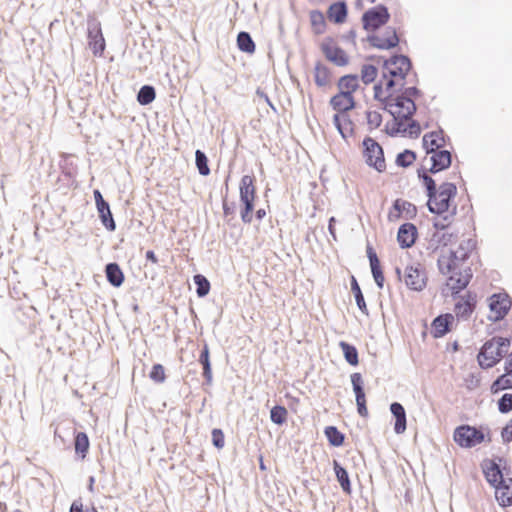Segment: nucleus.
<instances>
[{"label":"nucleus","mask_w":512,"mask_h":512,"mask_svg":"<svg viewBox=\"0 0 512 512\" xmlns=\"http://www.w3.org/2000/svg\"><path fill=\"white\" fill-rule=\"evenodd\" d=\"M454 441L462 448H472L484 441L491 442L489 428L476 427L462 424L455 428L453 433Z\"/></svg>","instance_id":"1"},{"label":"nucleus","mask_w":512,"mask_h":512,"mask_svg":"<svg viewBox=\"0 0 512 512\" xmlns=\"http://www.w3.org/2000/svg\"><path fill=\"white\" fill-rule=\"evenodd\" d=\"M457 194V187L454 183L444 182L439 186L438 195L432 202L427 201V207L433 214L443 215L449 212L451 202Z\"/></svg>","instance_id":"2"},{"label":"nucleus","mask_w":512,"mask_h":512,"mask_svg":"<svg viewBox=\"0 0 512 512\" xmlns=\"http://www.w3.org/2000/svg\"><path fill=\"white\" fill-rule=\"evenodd\" d=\"M363 156L368 166L374 168L378 172L386 169L383 148L379 143L371 137H365L363 142Z\"/></svg>","instance_id":"3"},{"label":"nucleus","mask_w":512,"mask_h":512,"mask_svg":"<svg viewBox=\"0 0 512 512\" xmlns=\"http://www.w3.org/2000/svg\"><path fill=\"white\" fill-rule=\"evenodd\" d=\"M411 68L412 62L408 56L395 54L384 60L382 77H400L404 80Z\"/></svg>","instance_id":"4"},{"label":"nucleus","mask_w":512,"mask_h":512,"mask_svg":"<svg viewBox=\"0 0 512 512\" xmlns=\"http://www.w3.org/2000/svg\"><path fill=\"white\" fill-rule=\"evenodd\" d=\"M390 19L388 8L379 4L375 7L369 8L362 15L363 29L369 32H375L384 26Z\"/></svg>","instance_id":"5"},{"label":"nucleus","mask_w":512,"mask_h":512,"mask_svg":"<svg viewBox=\"0 0 512 512\" xmlns=\"http://www.w3.org/2000/svg\"><path fill=\"white\" fill-rule=\"evenodd\" d=\"M404 282L408 289L420 292L427 284V274L425 268L417 263L407 266L404 271Z\"/></svg>","instance_id":"6"},{"label":"nucleus","mask_w":512,"mask_h":512,"mask_svg":"<svg viewBox=\"0 0 512 512\" xmlns=\"http://www.w3.org/2000/svg\"><path fill=\"white\" fill-rule=\"evenodd\" d=\"M88 44L95 56H101L105 50L106 44L102 33L101 24L96 19H90L87 22Z\"/></svg>","instance_id":"7"},{"label":"nucleus","mask_w":512,"mask_h":512,"mask_svg":"<svg viewBox=\"0 0 512 512\" xmlns=\"http://www.w3.org/2000/svg\"><path fill=\"white\" fill-rule=\"evenodd\" d=\"M21 496L12 486L0 482V510L1 512H19Z\"/></svg>","instance_id":"8"},{"label":"nucleus","mask_w":512,"mask_h":512,"mask_svg":"<svg viewBox=\"0 0 512 512\" xmlns=\"http://www.w3.org/2000/svg\"><path fill=\"white\" fill-rule=\"evenodd\" d=\"M478 363L481 368L494 367L502 358L501 351L495 346L494 340L486 341L478 353Z\"/></svg>","instance_id":"9"},{"label":"nucleus","mask_w":512,"mask_h":512,"mask_svg":"<svg viewBox=\"0 0 512 512\" xmlns=\"http://www.w3.org/2000/svg\"><path fill=\"white\" fill-rule=\"evenodd\" d=\"M454 312L457 318L467 320L474 312L477 304V295L474 292L467 291L464 295H456Z\"/></svg>","instance_id":"10"},{"label":"nucleus","mask_w":512,"mask_h":512,"mask_svg":"<svg viewBox=\"0 0 512 512\" xmlns=\"http://www.w3.org/2000/svg\"><path fill=\"white\" fill-rule=\"evenodd\" d=\"M512 305V301L508 294L497 293L490 297L489 308L494 316H490V319L494 322L500 321L505 318L508 314Z\"/></svg>","instance_id":"11"},{"label":"nucleus","mask_w":512,"mask_h":512,"mask_svg":"<svg viewBox=\"0 0 512 512\" xmlns=\"http://www.w3.org/2000/svg\"><path fill=\"white\" fill-rule=\"evenodd\" d=\"M417 208L414 204L403 199H396L392 204V209L388 213V220L390 222H396L400 218L407 220L416 217Z\"/></svg>","instance_id":"12"},{"label":"nucleus","mask_w":512,"mask_h":512,"mask_svg":"<svg viewBox=\"0 0 512 512\" xmlns=\"http://www.w3.org/2000/svg\"><path fill=\"white\" fill-rule=\"evenodd\" d=\"M449 274L451 275L447 279L446 286L451 290L453 299H456V295L468 286L473 273L470 267H465L463 271Z\"/></svg>","instance_id":"13"},{"label":"nucleus","mask_w":512,"mask_h":512,"mask_svg":"<svg viewBox=\"0 0 512 512\" xmlns=\"http://www.w3.org/2000/svg\"><path fill=\"white\" fill-rule=\"evenodd\" d=\"M366 41L375 48L389 50L398 46L399 37L394 28L388 27L385 31L384 38L375 34H370L367 36Z\"/></svg>","instance_id":"14"},{"label":"nucleus","mask_w":512,"mask_h":512,"mask_svg":"<svg viewBox=\"0 0 512 512\" xmlns=\"http://www.w3.org/2000/svg\"><path fill=\"white\" fill-rule=\"evenodd\" d=\"M351 383L353 387V392L355 394L357 412L362 417L368 416V409L366 405V395L364 391V381L362 375L358 372H355L351 375Z\"/></svg>","instance_id":"15"},{"label":"nucleus","mask_w":512,"mask_h":512,"mask_svg":"<svg viewBox=\"0 0 512 512\" xmlns=\"http://www.w3.org/2000/svg\"><path fill=\"white\" fill-rule=\"evenodd\" d=\"M393 104L395 108H397V110H395L396 115H394V118L409 120L417 111L415 100H408V98L404 97L401 93L397 95L393 94Z\"/></svg>","instance_id":"16"},{"label":"nucleus","mask_w":512,"mask_h":512,"mask_svg":"<svg viewBox=\"0 0 512 512\" xmlns=\"http://www.w3.org/2000/svg\"><path fill=\"white\" fill-rule=\"evenodd\" d=\"M465 261L460 260L457 253L449 251L448 255L441 254L437 260L438 269L441 274L447 275L450 272L463 271L462 265Z\"/></svg>","instance_id":"17"},{"label":"nucleus","mask_w":512,"mask_h":512,"mask_svg":"<svg viewBox=\"0 0 512 512\" xmlns=\"http://www.w3.org/2000/svg\"><path fill=\"white\" fill-rule=\"evenodd\" d=\"M418 231L414 224L407 222L402 224L397 233V241L402 249L410 248L417 239Z\"/></svg>","instance_id":"18"},{"label":"nucleus","mask_w":512,"mask_h":512,"mask_svg":"<svg viewBox=\"0 0 512 512\" xmlns=\"http://www.w3.org/2000/svg\"><path fill=\"white\" fill-rule=\"evenodd\" d=\"M430 158L431 167L428 169L429 173L436 174L443 170L448 169L452 163V154L448 150H438L431 153Z\"/></svg>","instance_id":"19"},{"label":"nucleus","mask_w":512,"mask_h":512,"mask_svg":"<svg viewBox=\"0 0 512 512\" xmlns=\"http://www.w3.org/2000/svg\"><path fill=\"white\" fill-rule=\"evenodd\" d=\"M454 317L450 313L438 315L431 324V334L434 338L445 336L451 329Z\"/></svg>","instance_id":"20"},{"label":"nucleus","mask_w":512,"mask_h":512,"mask_svg":"<svg viewBox=\"0 0 512 512\" xmlns=\"http://www.w3.org/2000/svg\"><path fill=\"white\" fill-rule=\"evenodd\" d=\"M322 52L325 57L337 66H345L349 62L346 52L339 46H332L330 43H322Z\"/></svg>","instance_id":"21"},{"label":"nucleus","mask_w":512,"mask_h":512,"mask_svg":"<svg viewBox=\"0 0 512 512\" xmlns=\"http://www.w3.org/2000/svg\"><path fill=\"white\" fill-rule=\"evenodd\" d=\"M483 472L488 483L497 488L499 485L506 483L507 479L504 478L500 466L494 460L485 462Z\"/></svg>","instance_id":"22"},{"label":"nucleus","mask_w":512,"mask_h":512,"mask_svg":"<svg viewBox=\"0 0 512 512\" xmlns=\"http://www.w3.org/2000/svg\"><path fill=\"white\" fill-rule=\"evenodd\" d=\"M330 105L337 111L336 114H345L356 107V102L353 95L347 96L338 92L330 99Z\"/></svg>","instance_id":"23"},{"label":"nucleus","mask_w":512,"mask_h":512,"mask_svg":"<svg viewBox=\"0 0 512 512\" xmlns=\"http://www.w3.org/2000/svg\"><path fill=\"white\" fill-rule=\"evenodd\" d=\"M422 144L427 154L434 153V151H438L445 145L443 131L439 130L426 133L423 136Z\"/></svg>","instance_id":"24"},{"label":"nucleus","mask_w":512,"mask_h":512,"mask_svg":"<svg viewBox=\"0 0 512 512\" xmlns=\"http://www.w3.org/2000/svg\"><path fill=\"white\" fill-rule=\"evenodd\" d=\"M390 412L395 418L394 432L402 434L407 428L406 411L404 406L399 402H392L390 404Z\"/></svg>","instance_id":"25"},{"label":"nucleus","mask_w":512,"mask_h":512,"mask_svg":"<svg viewBox=\"0 0 512 512\" xmlns=\"http://www.w3.org/2000/svg\"><path fill=\"white\" fill-rule=\"evenodd\" d=\"M240 201L255 200L256 187L254 175L242 176L239 184Z\"/></svg>","instance_id":"26"},{"label":"nucleus","mask_w":512,"mask_h":512,"mask_svg":"<svg viewBox=\"0 0 512 512\" xmlns=\"http://www.w3.org/2000/svg\"><path fill=\"white\" fill-rule=\"evenodd\" d=\"M348 15V7L345 1L340 0L331 4L327 11V16L330 21L335 24H342L346 21Z\"/></svg>","instance_id":"27"},{"label":"nucleus","mask_w":512,"mask_h":512,"mask_svg":"<svg viewBox=\"0 0 512 512\" xmlns=\"http://www.w3.org/2000/svg\"><path fill=\"white\" fill-rule=\"evenodd\" d=\"M105 275L109 284L116 288L120 287L125 280L124 273L116 262L106 264Z\"/></svg>","instance_id":"28"},{"label":"nucleus","mask_w":512,"mask_h":512,"mask_svg":"<svg viewBox=\"0 0 512 512\" xmlns=\"http://www.w3.org/2000/svg\"><path fill=\"white\" fill-rule=\"evenodd\" d=\"M333 123L343 138H347L348 135L353 133L354 123L347 113L335 114L333 117Z\"/></svg>","instance_id":"29"},{"label":"nucleus","mask_w":512,"mask_h":512,"mask_svg":"<svg viewBox=\"0 0 512 512\" xmlns=\"http://www.w3.org/2000/svg\"><path fill=\"white\" fill-rule=\"evenodd\" d=\"M496 489V499L502 507L512 506V478L506 483L499 485Z\"/></svg>","instance_id":"30"},{"label":"nucleus","mask_w":512,"mask_h":512,"mask_svg":"<svg viewBox=\"0 0 512 512\" xmlns=\"http://www.w3.org/2000/svg\"><path fill=\"white\" fill-rule=\"evenodd\" d=\"M358 87L359 78L356 74L344 75L338 81L339 92L344 93L347 96L353 95Z\"/></svg>","instance_id":"31"},{"label":"nucleus","mask_w":512,"mask_h":512,"mask_svg":"<svg viewBox=\"0 0 512 512\" xmlns=\"http://www.w3.org/2000/svg\"><path fill=\"white\" fill-rule=\"evenodd\" d=\"M333 469L335 472L336 479L342 488L343 492L346 494H351V482L349 478L348 471L345 467H343L337 460L333 461Z\"/></svg>","instance_id":"32"},{"label":"nucleus","mask_w":512,"mask_h":512,"mask_svg":"<svg viewBox=\"0 0 512 512\" xmlns=\"http://www.w3.org/2000/svg\"><path fill=\"white\" fill-rule=\"evenodd\" d=\"M418 177L422 180V183L426 189L427 197L429 202H432L435 196L438 195L439 188H437L435 180L428 175L429 171L425 168H420L417 171Z\"/></svg>","instance_id":"33"},{"label":"nucleus","mask_w":512,"mask_h":512,"mask_svg":"<svg viewBox=\"0 0 512 512\" xmlns=\"http://www.w3.org/2000/svg\"><path fill=\"white\" fill-rule=\"evenodd\" d=\"M198 361L202 365V369H203L202 375L205 378L206 384L211 385L212 384V368H211V362H210L209 347L206 343L204 344V346L200 352Z\"/></svg>","instance_id":"34"},{"label":"nucleus","mask_w":512,"mask_h":512,"mask_svg":"<svg viewBox=\"0 0 512 512\" xmlns=\"http://www.w3.org/2000/svg\"><path fill=\"white\" fill-rule=\"evenodd\" d=\"M96 208L102 225L110 232L115 231L116 223L112 215L109 203L107 202Z\"/></svg>","instance_id":"35"},{"label":"nucleus","mask_w":512,"mask_h":512,"mask_svg":"<svg viewBox=\"0 0 512 512\" xmlns=\"http://www.w3.org/2000/svg\"><path fill=\"white\" fill-rule=\"evenodd\" d=\"M330 70L318 61L314 68V81L318 87H325L330 83Z\"/></svg>","instance_id":"36"},{"label":"nucleus","mask_w":512,"mask_h":512,"mask_svg":"<svg viewBox=\"0 0 512 512\" xmlns=\"http://www.w3.org/2000/svg\"><path fill=\"white\" fill-rule=\"evenodd\" d=\"M90 442L85 432H77L74 437L75 453L84 459L89 451Z\"/></svg>","instance_id":"37"},{"label":"nucleus","mask_w":512,"mask_h":512,"mask_svg":"<svg viewBox=\"0 0 512 512\" xmlns=\"http://www.w3.org/2000/svg\"><path fill=\"white\" fill-rule=\"evenodd\" d=\"M350 284H351V291L354 295L357 307L363 314L368 315L369 312H368V308H367V305L365 302L364 295L362 293V290L360 288V285H359L357 279L354 276H351Z\"/></svg>","instance_id":"38"},{"label":"nucleus","mask_w":512,"mask_h":512,"mask_svg":"<svg viewBox=\"0 0 512 512\" xmlns=\"http://www.w3.org/2000/svg\"><path fill=\"white\" fill-rule=\"evenodd\" d=\"M237 47L240 51L253 54L255 52V42L251 35L246 31H241L237 35Z\"/></svg>","instance_id":"39"},{"label":"nucleus","mask_w":512,"mask_h":512,"mask_svg":"<svg viewBox=\"0 0 512 512\" xmlns=\"http://www.w3.org/2000/svg\"><path fill=\"white\" fill-rule=\"evenodd\" d=\"M156 98V90L154 86L152 85H143L140 90L137 93V102L142 105L146 106L151 104Z\"/></svg>","instance_id":"40"},{"label":"nucleus","mask_w":512,"mask_h":512,"mask_svg":"<svg viewBox=\"0 0 512 512\" xmlns=\"http://www.w3.org/2000/svg\"><path fill=\"white\" fill-rule=\"evenodd\" d=\"M339 346L343 352L346 362L351 366H357L359 363L357 348L354 345L345 341H341L339 343Z\"/></svg>","instance_id":"41"},{"label":"nucleus","mask_w":512,"mask_h":512,"mask_svg":"<svg viewBox=\"0 0 512 512\" xmlns=\"http://www.w3.org/2000/svg\"><path fill=\"white\" fill-rule=\"evenodd\" d=\"M324 434L331 446L340 447L343 445L345 436L337 427L327 426L324 430Z\"/></svg>","instance_id":"42"},{"label":"nucleus","mask_w":512,"mask_h":512,"mask_svg":"<svg viewBox=\"0 0 512 512\" xmlns=\"http://www.w3.org/2000/svg\"><path fill=\"white\" fill-rule=\"evenodd\" d=\"M506 389H512L511 372H505L504 374L500 375L491 385L492 393H498L499 391Z\"/></svg>","instance_id":"43"},{"label":"nucleus","mask_w":512,"mask_h":512,"mask_svg":"<svg viewBox=\"0 0 512 512\" xmlns=\"http://www.w3.org/2000/svg\"><path fill=\"white\" fill-rule=\"evenodd\" d=\"M193 280L196 285L197 296L199 298L207 296L211 287L209 280L202 274L194 275Z\"/></svg>","instance_id":"44"},{"label":"nucleus","mask_w":512,"mask_h":512,"mask_svg":"<svg viewBox=\"0 0 512 512\" xmlns=\"http://www.w3.org/2000/svg\"><path fill=\"white\" fill-rule=\"evenodd\" d=\"M195 164L200 175L208 176L210 174L208 158L206 154L200 149L195 151Z\"/></svg>","instance_id":"45"},{"label":"nucleus","mask_w":512,"mask_h":512,"mask_svg":"<svg viewBox=\"0 0 512 512\" xmlns=\"http://www.w3.org/2000/svg\"><path fill=\"white\" fill-rule=\"evenodd\" d=\"M416 160V153L410 149H405L396 156L395 163L397 166L407 168Z\"/></svg>","instance_id":"46"},{"label":"nucleus","mask_w":512,"mask_h":512,"mask_svg":"<svg viewBox=\"0 0 512 512\" xmlns=\"http://www.w3.org/2000/svg\"><path fill=\"white\" fill-rule=\"evenodd\" d=\"M288 411L284 406L275 405L270 410V419L274 424L282 425L287 420Z\"/></svg>","instance_id":"47"},{"label":"nucleus","mask_w":512,"mask_h":512,"mask_svg":"<svg viewBox=\"0 0 512 512\" xmlns=\"http://www.w3.org/2000/svg\"><path fill=\"white\" fill-rule=\"evenodd\" d=\"M311 25L316 33H322L325 28V18L319 10H312L310 12Z\"/></svg>","instance_id":"48"},{"label":"nucleus","mask_w":512,"mask_h":512,"mask_svg":"<svg viewBox=\"0 0 512 512\" xmlns=\"http://www.w3.org/2000/svg\"><path fill=\"white\" fill-rule=\"evenodd\" d=\"M378 74L376 66L371 64H364L361 67V80L365 84H370L375 81Z\"/></svg>","instance_id":"49"},{"label":"nucleus","mask_w":512,"mask_h":512,"mask_svg":"<svg viewBox=\"0 0 512 512\" xmlns=\"http://www.w3.org/2000/svg\"><path fill=\"white\" fill-rule=\"evenodd\" d=\"M475 247V243L472 239L463 241L457 250H450L452 253H457L460 260L466 261L469 258L471 250Z\"/></svg>","instance_id":"50"},{"label":"nucleus","mask_w":512,"mask_h":512,"mask_svg":"<svg viewBox=\"0 0 512 512\" xmlns=\"http://www.w3.org/2000/svg\"><path fill=\"white\" fill-rule=\"evenodd\" d=\"M394 122H393V125L391 128H389V125L387 124L386 125V133L389 135V136H396L400 133H405L407 132V129L405 128L404 126V123L407 121V120H402V118H393Z\"/></svg>","instance_id":"51"},{"label":"nucleus","mask_w":512,"mask_h":512,"mask_svg":"<svg viewBox=\"0 0 512 512\" xmlns=\"http://www.w3.org/2000/svg\"><path fill=\"white\" fill-rule=\"evenodd\" d=\"M370 268H371V273H372L373 279H374L377 287L379 289H382L384 287L385 278H384V274H383V270H382L380 262L370 265Z\"/></svg>","instance_id":"52"},{"label":"nucleus","mask_w":512,"mask_h":512,"mask_svg":"<svg viewBox=\"0 0 512 512\" xmlns=\"http://www.w3.org/2000/svg\"><path fill=\"white\" fill-rule=\"evenodd\" d=\"M498 410L502 414H507L512 411V394L505 393L498 400Z\"/></svg>","instance_id":"53"},{"label":"nucleus","mask_w":512,"mask_h":512,"mask_svg":"<svg viewBox=\"0 0 512 512\" xmlns=\"http://www.w3.org/2000/svg\"><path fill=\"white\" fill-rule=\"evenodd\" d=\"M150 378L156 383H163L166 379L165 369L161 364H154L150 374Z\"/></svg>","instance_id":"54"},{"label":"nucleus","mask_w":512,"mask_h":512,"mask_svg":"<svg viewBox=\"0 0 512 512\" xmlns=\"http://www.w3.org/2000/svg\"><path fill=\"white\" fill-rule=\"evenodd\" d=\"M366 118L371 129L378 128L382 123V115L377 111H367Z\"/></svg>","instance_id":"55"},{"label":"nucleus","mask_w":512,"mask_h":512,"mask_svg":"<svg viewBox=\"0 0 512 512\" xmlns=\"http://www.w3.org/2000/svg\"><path fill=\"white\" fill-rule=\"evenodd\" d=\"M212 443L217 449H221L225 444V436L221 429L214 428L212 430Z\"/></svg>","instance_id":"56"},{"label":"nucleus","mask_w":512,"mask_h":512,"mask_svg":"<svg viewBox=\"0 0 512 512\" xmlns=\"http://www.w3.org/2000/svg\"><path fill=\"white\" fill-rule=\"evenodd\" d=\"M492 340H494L495 346L499 348V352L501 351V355L504 357L510 347V339L506 337H493Z\"/></svg>","instance_id":"57"},{"label":"nucleus","mask_w":512,"mask_h":512,"mask_svg":"<svg viewBox=\"0 0 512 512\" xmlns=\"http://www.w3.org/2000/svg\"><path fill=\"white\" fill-rule=\"evenodd\" d=\"M399 91L404 97H407L408 100H414V98H418L421 96L422 92L416 86L404 88V84L401 85Z\"/></svg>","instance_id":"58"},{"label":"nucleus","mask_w":512,"mask_h":512,"mask_svg":"<svg viewBox=\"0 0 512 512\" xmlns=\"http://www.w3.org/2000/svg\"><path fill=\"white\" fill-rule=\"evenodd\" d=\"M409 123L407 127V132L411 138H417L421 134V126L418 121L413 120L412 118L408 120Z\"/></svg>","instance_id":"59"},{"label":"nucleus","mask_w":512,"mask_h":512,"mask_svg":"<svg viewBox=\"0 0 512 512\" xmlns=\"http://www.w3.org/2000/svg\"><path fill=\"white\" fill-rule=\"evenodd\" d=\"M383 104V110L388 112L393 118L394 115H396V111L393 109L395 108L393 104V93H389L387 96L383 97V99L380 101Z\"/></svg>","instance_id":"60"},{"label":"nucleus","mask_w":512,"mask_h":512,"mask_svg":"<svg viewBox=\"0 0 512 512\" xmlns=\"http://www.w3.org/2000/svg\"><path fill=\"white\" fill-rule=\"evenodd\" d=\"M456 214V207L453 208V211L450 214H446L443 216L442 220H438L434 222V227L436 229H445L450 222V219Z\"/></svg>","instance_id":"61"},{"label":"nucleus","mask_w":512,"mask_h":512,"mask_svg":"<svg viewBox=\"0 0 512 512\" xmlns=\"http://www.w3.org/2000/svg\"><path fill=\"white\" fill-rule=\"evenodd\" d=\"M501 437L504 443L512 441V419L502 428Z\"/></svg>","instance_id":"62"},{"label":"nucleus","mask_w":512,"mask_h":512,"mask_svg":"<svg viewBox=\"0 0 512 512\" xmlns=\"http://www.w3.org/2000/svg\"><path fill=\"white\" fill-rule=\"evenodd\" d=\"M236 203L227 201V195L223 198V214L225 217L235 214Z\"/></svg>","instance_id":"63"},{"label":"nucleus","mask_w":512,"mask_h":512,"mask_svg":"<svg viewBox=\"0 0 512 512\" xmlns=\"http://www.w3.org/2000/svg\"><path fill=\"white\" fill-rule=\"evenodd\" d=\"M366 252H367V257L369 259L370 265L376 264V263L380 262V260H379V258L377 256V253L372 248V246H370L369 244L367 245Z\"/></svg>","instance_id":"64"}]
</instances>
